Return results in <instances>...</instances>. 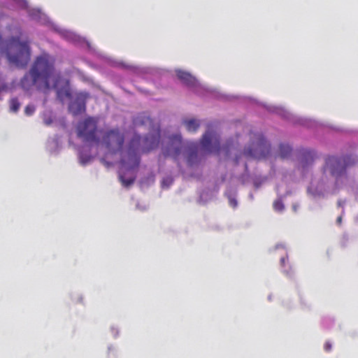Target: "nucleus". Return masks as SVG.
<instances>
[{"label": "nucleus", "instance_id": "cd10ccee", "mask_svg": "<svg viewBox=\"0 0 358 358\" xmlns=\"http://www.w3.org/2000/svg\"><path fill=\"white\" fill-rule=\"evenodd\" d=\"M8 85L5 82V80L0 76V101L3 99L1 93L7 92L9 91Z\"/></svg>", "mask_w": 358, "mask_h": 358}, {"label": "nucleus", "instance_id": "a19ab883", "mask_svg": "<svg viewBox=\"0 0 358 358\" xmlns=\"http://www.w3.org/2000/svg\"><path fill=\"white\" fill-rule=\"evenodd\" d=\"M248 198L250 201H252L254 199V194L252 192H250L248 195Z\"/></svg>", "mask_w": 358, "mask_h": 358}, {"label": "nucleus", "instance_id": "aec40b11", "mask_svg": "<svg viewBox=\"0 0 358 358\" xmlns=\"http://www.w3.org/2000/svg\"><path fill=\"white\" fill-rule=\"evenodd\" d=\"M224 196L227 198L229 204L233 208H236L238 206V202L236 199L237 189L232 187H229L224 192Z\"/></svg>", "mask_w": 358, "mask_h": 358}, {"label": "nucleus", "instance_id": "6e6552de", "mask_svg": "<svg viewBox=\"0 0 358 358\" xmlns=\"http://www.w3.org/2000/svg\"><path fill=\"white\" fill-rule=\"evenodd\" d=\"M248 99L250 103H255L258 106H261L264 108L267 111L271 113L277 114L280 116L283 120L288 121L289 122L293 124L295 126H302L307 129H316L320 127H324L329 128L330 129L341 133H347L348 131L344 130L343 129L336 127L331 125H324L320 124L317 121L308 117H303L297 116L294 114L291 113L288 110H287L283 107L280 106H267L265 103H261L256 99L252 98H244V99Z\"/></svg>", "mask_w": 358, "mask_h": 358}, {"label": "nucleus", "instance_id": "b1692460", "mask_svg": "<svg viewBox=\"0 0 358 358\" xmlns=\"http://www.w3.org/2000/svg\"><path fill=\"white\" fill-rule=\"evenodd\" d=\"M282 200L283 196L278 195V199L273 202V208L276 212L281 213L285 210V205Z\"/></svg>", "mask_w": 358, "mask_h": 358}, {"label": "nucleus", "instance_id": "473e14b6", "mask_svg": "<svg viewBox=\"0 0 358 358\" xmlns=\"http://www.w3.org/2000/svg\"><path fill=\"white\" fill-rule=\"evenodd\" d=\"M240 159H241V155H236V156L234 158V165H236V166L238 165L239 162H240Z\"/></svg>", "mask_w": 358, "mask_h": 358}, {"label": "nucleus", "instance_id": "79ce46f5", "mask_svg": "<svg viewBox=\"0 0 358 358\" xmlns=\"http://www.w3.org/2000/svg\"><path fill=\"white\" fill-rule=\"evenodd\" d=\"M290 194V192L289 191H287L286 194H284V195H282L283 196V199L285 198L288 194Z\"/></svg>", "mask_w": 358, "mask_h": 358}, {"label": "nucleus", "instance_id": "4c0bfd02", "mask_svg": "<svg viewBox=\"0 0 358 358\" xmlns=\"http://www.w3.org/2000/svg\"><path fill=\"white\" fill-rule=\"evenodd\" d=\"M344 204H345V201H344L339 200L338 201V206L339 207H341V208H343ZM343 212H344V210L343 209L342 213H343Z\"/></svg>", "mask_w": 358, "mask_h": 358}, {"label": "nucleus", "instance_id": "6ab92c4d", "mask_svg": "<svg viewBox=\"0 0 358 358\" xmlns=\"http://www.w3.org/2000/svg\"><path fill=\"white\" fill-rule=\"evenodd\" d=\"M41 117L44 124H45L46 126H50L55 122L56 126H59L62 129H65L66 127V124L64 119H60L58 121H55V115L52 110H44L41 115Z\"/></svg>", "mask_w": 358, "mask_h": 358}, {"label": "nucleus", "instance_id": "423d86ee", "mask_svg": "<svg viewBox=\"0 0 358 358\" xmlns=\"http://www.w3.org/2000/svg\"><path fill=\"white\" fill-rule=\"evenodd\" d=\"M176 72L181 83L199 97L222 101H232L241 99L240 96L222 94L216 89L202 85L199 80L189 72L182 70H176Z\"/></svg>", "mask_w": 358, "mask_h": 358}, {"label": "nucleus", "instance_id": "c85d7f7f", "mask_svg": "<svg viewBox=\"0 0 358 358\" xmlns=\"http://www.w3.org/2000/svg\"><path fill=\"white\" fill-rule=\"evenodd\" d=\"M266 180V177L262 178V176H256L253 180V185L255 189H259Z\"/></svg>", "mask_w": 358, "mask_h": 358}, {"label": "nucleus", "instance_id": "58836bf2", "mask_svg": "<svg viewBox=\"0 0 358 358\" xmlns=\"http://www.w3.org/2000/svg\"><path fill=\"white\" fill-rule=\"evenodd\" d=\"M299 204H296V203H294L292 205V209L294 212H296L297 209L299 208Z\"/></svg>", "mask_w": 358, "mask_h": 358}, {"label": "nucleus", "instance_id": "bb28decb", "mask_svg": "<svg viewBox=\"0 0 358 358\" xmlns=\"http://www.w3.org/2000/svg\"><path fill=\"white\" fill-rule=\"evenodd\" d=\"M155 181V177L153 175L150 174L147 176H145L142 178L140 180V183L141 185H145L147 186H149L150 184L153 183Z\"/></svg>", "mask_w": 358, "mask_h": 358}, {"label": "nucleus", "instance_id": "e433bc0d", "mask_svg": "<svg viewBox=\"0 0 358 358\" xmlns=\"http://www.w3.org/2000/svg\"><path fill=\"white\" fill-rule=\"evenodd\" d=\"M244 173L245 174H248V173H249V167H248L247 162L244 163Z\"/></svg>", "mask_w": 358, "mask_h": 358}, {"label": "nucleus", "instance_id": "2eb2a0df", "mask_svg": "<svg viewBox=\"0 0 358 358\" xmlns=\"http://www.w3.org/2000/svg\"><path fill=\"white\" fill-rule=\"evenodd\" d=\"M90 94L87 92H80L76 94L73 100L68 106V110L73 116L82 115L86 111L87 100Z\"/></svg>", "mask_w": 358, "mask_h": 358}, {"label": "nucleus", "instance_id": "5701e85b", "mask_svg": "<svg viewBox=\"0 0 358 358\" xmlns=\"http://www.w3.org/2000/svg\"><path fill=\"white\" fill-rule=\"evenodd\" d=\"M293 151L292 147L288 143H281L279 145L280 157L282 159L289 158Z\"/></svg>", "mask_w": 358, "mask_h": 358}, {"label": "nucleus", "instance_id": "a878e982", "mask_svg": "<svg viewBox=\"0 0 358 358\" xmlns=\"http://www.w3.org/2000/svg\"><path fill=\"white\" fill-rule=\"evenodd\" d=\"M173 178L171 176L163 178L162 180V187L163 188H169L170 186L173 183Z\"/></svg>", "mask_w": 358, "mask_h": 358}, {"label": "nucleus", "instance_id": "f3484780", "mask_svg": "<svg viewBox=\"0 0 358 358\" xmlns=\"http://www.w3.org/2000/svg\"><path fill=\"white\" fill-rule=\"evenodd\" d=\"M99 144L83 141V144L78 148V157L81 165L86 166L92 161L94 157L91 153L92 149Z\"/></svg>", "mask_w": 358, "mask_h": 358}, {"label": "nucleus", "instance_id": "7c9ffc66", "mask_svg": "<svg viewBox=\"0 0 358 358\" xmlns=\"http://www.w3.org/2000/svg\"><path fill=\"white\" fill-rule=\"evenodd\" d=\"M286 261H287V257H282L280 259V264H281V266L284 268L283 269V272L288 276L291 277L292 276V273L291 271H289L285 269V264H286Z\"/></svg>", "mask_w": 358, "mask_h": 358}, {"label": "nucleus", "instance_id": "ddd939ff", "mask_svg": "<svg viewBox=\"0 0 358 358\" xmlns=\"http://www.w3.org/2000/svg\"><path fill=\"white\" fill-rule=\"evenodd\" d=\"M316 158L317 152L313 149L301 148L297 150L296 159L298 162V169L302 174H305L308 171L309 168L313 165Z\"/></svg>", "mask_w": 358, "mask_h": 358}, {"label": "nucleus", "instance_id": "f03ea898", "mask_svg": "<svg viewBox=\"0 0 358 358\" xmlns=\"http://www.w3.org/2000/svg\"><path fill=\"white\" fill-rule=\"evenodd\" d=\"M55 71V64L53 61H50L49 55H39L36 57L29 70L21 78L19 85L24 92L30 91L34 86L38 90L52 89L56 90L58 100L63 101L65 97L71 99L73 95L68 82L61 87H58L59 76L54 78L51 85L50 79L54 77Z\"/></svg>", "mask_w": 358, "mask_h": 358}, {"label": "nucleus", "instance_id": "c03bdc74", "mask_svg": "<svg viewBox=\"0 0 358 358\" xmlns=\"http://www.w3.org/2000/svg\"><path fill=\"white\" fill-rule=\"evenodd\" d=\"M138 209L144 210H145V208H141V206L139 205V208Z\"/></svg>", "mask_w": 358, "mask_h": 358}, {"label": "nucleus", "instance_id": "20e7f679", "mask_svg": "<svg viewBox=\"0 0 358 358\" xmlns=\"http://www.w3.org/2000/svg\"><path fill=\"white\" fill-rule=\"evenodd\" d=\"M220 139L215 130L208 128L198 143L189 142L184 147V156L189 167L198 166L201 157L219 154Z\"/></svg>", "mask_w": 358, "mask_h": 358}, {"label": "nucleus", "instance_id": "2f4dec72", "mask_svg": "<svg viewBox=\"0 0 358 358\" xmlns=\"http://www.w3.org/2000/svg\"><path fill=\"white\" fill-rule=\"evenodd\" d=\"M222 151L226 155H229L230 153V145L229 144H220V152Z\"/></svg>", "mask_w": 358, "mask_h": 358}, {"label": "nucleus", "instance_id": "ea45409f", "mask_svg": "<svg viewBox=\"0 0 358 358\" xmlns=\"http://www.w3.org/2000/svg\"><path fill=\"white\" fill-rule=\"evenodd\" d=\"M341 222H342V215H340L336 219V223L338 224H341Z\"/></svg>", "mask_w": 358, "mask_h": 358}, {"label": "nucleus", "instance_id": "412c9836", "mask_svg": "<svg viewBox=\"0 0 358 358\" xmlns=\"http://www.w3.org/2000/svg\"><path fill=\"white\" fill-rule=\"evenodd\" d=\"M182 124L185 126L187 131L196 133L201 126V122L195 118L185 119L182 120Z\"/></svg>", "mask_w": 358, "mask_h": 358}, {"label": "nucleus", "instance_id": "9d476101", "mask_svg": "<svg viewBox=\"0 0 358 358\" xmlns=\"http://www.w3.org/2000/svg\"><path fill=\"white\" fill-rule=\"evenodd\" d=\"M77 134L83 141L89 143H100V138L97 135L96 121L92 117H88L79 122L77 127Z\"/></svg>", "mask_w": 358, "mask_h": 358}, {"label": "nucleus", "instance_id": "c9c22d12", "mask_svg": "<svg viewBox=\"0 0 358 358\" xmlns=\"http://www.w3.org/2000/svg\"><path fill=\"white\" fill-rule=\"evenodd\" d=\"M331 349V344L329 342H327L324 345V350L326 351H329Z\"/></svg>", "mask_w": 358, "mask_h": 358}, {"label": "nucleus", "instance_id": "0eeeda50", "mask_svg": "<svg viewBox=\"0 0 358 358\" xmlns=\"http://www.w3.org/2000/svg\"><path fill=\"white\" fill-rule=\"evenodd\" d=\"M356 163L357 159L352 154L329 155L324 158L322 173L325 177L332 178L336 184L338 180L347 175L348 169Z\"/></svg>", "mask_w": 358, "mask_h": 358}, {"label": "nucleus", "instance_id": "393cba45", "mask_svg": "<svg viewBox=\"0 0 358 358\" xmlns=\"http://www.w3.org/2000/svg\"><path fill=\"white\" fill-rule=\"evenodd\" d=\"M20 103L17 97H13L10 100V111L17 113L20 107Z\"/></svg>", "mask_w": 358, "mask_h": 358}, {"label": "nucleus", "instance_id": "a211bd4d", "mask_svg": "<svg viewBox=\"0 0 358 358\" xmlns=\"http://www.w3.org/2000/svg\"><path fill=\"white\" fill-rule=\"evenodd\" d=\"M62 135L56 134L53 137H49L46 142V150L53 155H57L62 149V143L61 141Z\"/></svg>", "mask_w": 358, "mask_h": 358}, {"label": "nucleus", "instance_id": "4468645a", "mask_svg": "<svg viewBox=\"0 0 358 358\" xmlns=\"http://www.w3.org/2000/svg\"><path fill=\"white\" fill-rule=\"evenodd\" d=\"M336 183L333 181V179H330L329 177L322 173V177L317 182L312 180L310 185L307 188L308 194L313 195L314 197L324 196L325 193L327 192Z\"/></svg>", "mask_w": 358, "mask_h": 358}, {"label": "nucleus", "instance_id": "de8ad7c7", "mask_svg": "<svg viewBox=\"0 0 358 358\" xmlns=\"http://www.w3.org/2000/svg\"><path fill=\"white\" fill-rule=\"evenodd\" d=\"M268 299V300H271V295H269Z\"/></svg>", "mask_w": 358, "mask_h": 358}, {"label": "nucleus", "instance_id": "4be33fe9", "mask_svg": "<svg viewBox=\"0 0 358 358\" xmlns=\"http://www.w3.org/2000/svg\"><path fill=\"white\" fill-rule=\"evenodd\" d=\"M213 197V191L210 187H205L199 192V202L205 204Z\"/></svg>", "mask_w": 358, "mask_h": 358}, {"label": "nucleus", "instance_id": "39448f33", "mask_svg": "<svg viewBox=\"0 0 358 358\" xmlns=\"http://www.w3.org/2000/svg\"><path fill=\"white\" fill-rule=\"evenodd\" d=\"M141 137L138 134H134L127 143L126 152H121L118 175L123 186L128 187L133 185L136 180V176L127 177L129 173L136 171L141 164V155L139 149Z\"/></svg>", "mask_w": 358, "mask_h": 358}, {"label": "nucleus", "instance_id": "c756f323", "mask_svg": "<svg viewBox=\"0 0 358 358\" xmlns=\"http://www.w3.org/2000/svg\"><path fill=\"white\" fill-rule=\"evenodd\" d=\"M36 111V106L33 103L28 104L24 108V113L27 116H31Z\"/></svg>", "mask_w": 358, "mask_h": 358}, {"label": "nucleus", "instance_id": "dca6fc26", "mask_svg": "<svg viewBox=\"0 0 358 358\" xmlns=\"http://www.w3.org/2000/svg\"><path fill=\"white\" fill-rule=\"evenodd\" d=\"M161 139L160 130L148 133L143 138L142 152L149 153L157 149L159 145Z\"/></svg>", "mask_w": 358, "mask_h": 358}, {"label": "nucleus", "instance_id": "09e8293b", "mask_svg": "<svg viewBox=\"0 0 358 358\" xmlns=\"http://www.w3.org/2000/svg\"><path fill=\"white\" fill-rule=\"evenodd\" d=\"M357 221H358V217H357Z\"/></svg>", "mask_w": 358, "mask_h": 358}, {"label": "nucleus", "instance_id": "1a4fd4ad", "mask_svg": "<svg viewBox=\"0 0 358 358\" xmlns=\"http://www.w3.org/2000/svg\"><path fill=\"white\" fill-rule=\"evenodd\" d=\"M243 154L258 160L266 159L271 154V143L264 134H258L251 145L244 149Z\"/></svg>", "mask_w": 358, "mask_h": 358}, {"label": "nucleus", "instance_id": "49530a36", "mask_svg": "<svg viewBox=\"0 0 358 358\" xmlns=\"http://www.w3.org/2000/svg\"><path fill=\"white\" fill-rule=\"evenodd\" d=\"M136 208H139V203H136Z\"/></svg>", "mask_w": 358, "mask_h": 358}, {"label": "nucleus", "instance_id": "72a5a7b5", "mask_svg": "<svg viewBox=\"0 0 358 358\" xmlns=\"http://www.w3.org/2000/svg\"><path fill=\"white\" fill-rule=\"evenodd\" d=\"M323 322H324V325H326V324H327V328H329V327L328 324H333V320L331 318L328 317V318H325Z\"/></svg>", "mask_w": 358, "mask_h": 358}, {"label": "nucleus", "instance_id": "9b49d317", "mask_svg": "<svg viewBox=\"0 0 358 358\" xmlns=\"http://www.w3.org/2000/svg\"><path fill=\"white\" fill-rule=\"evenodd\" d=\"M103 143L112 153L121 152L123 150L124 136L118 129H110L103 135Z\"/></svg>", "mask_w": 358, "mask_h": 358}, {"label": "nucleus", "instance_id": "37998d69", "mask_svg": "<svg viewBox=\"0 0 358 358\" xmlns=\"http://www.w3.org/2000/svg\"><path fill=\"white\" fill-rule=\"evenodd\" d=\"M117 335H118V331L117 330V331H115V334H114V336H115V337H117Z\"/></svg>", "mask_w": 358, "mask_h": 358}, {"label": "nucleus", "instance_id": "a18cd8bd", "mask_svg": "<svg viewBox=\"0 0 358 358\" xmlns=\"http://www.w3.org/2000/svg\"><path fill=\"white\" fill-rule=\"evenodd\" d=\"M275 246L279 247V246H283V245H282V244H280V243H278V244H276Z\"/></svg>", "mask_w": 358, "mask_h": 358}, {"label": "nucleus", "instance_id": "7ed1b4c3", "mask_svg": "<svg viewBox=\"0 0 358 358\" xmlns=\"http://www.w3.org/2000/svg\"><path fill=\"white\" fill-rule=\"evenodd\" d=\"M10 31L13 35L2 41L1 52L5 55L9 65L24 69L31 60V48L29 41L21 38L23 29L20 25L11 26Z\"/></svg>", "mask_w": 358, "mask_h": 358}, {"label": "nucleus", "instance_id": "f704fd0d", "mask_svg": "<svg viewBox=\"0 0 358 358\" xmlns=\"http://www.w3.org/2000/svg\"><path fill=\"white\" fill-rule=\"evenodd\" d=\"M101 162L102 164H103L107 167H110L112 166V163L106 160L104 158H101Z\"/></svg>", "mask_w": 358, "mask_h": 358}, {"label": "nucleus", "instance_id": "f8f14e48", "mask_svg": "<svg viewBox=\"0 0 358 358\" xmlns=\"http://www.w3.org/2000/svg\"><path fill=\"white\" fill-rule=\"evenodd\" d=\"M166 145L163 148L164 157H172L177 159L184 151L182 136L180 133H173L168 136Z\"/></svg>", "mask_w": 358, "mask_h": 358}, {"label": "nucleus", "instance_id": "f257e3e1", "mask_svg": "<svg viewBox=\"0 0 358 358\" xmlns=\"http://www.w3.org/2000/svg\"><path fill=\"white\" fill-rule=\"evenodd\" d=\"M21 9L27 10L29 18L42 25H45L59 34L65 40L72 42L77 46L86 48L87 51L102 58L113 67H118L123 69L130 70L134 73L142 75L145 80H150L157 87H164V70L155 67H139L124 64L123 62H118L104 57L98 53L91 45L90 43L85 38L76 33L59 28L50 17L43 13L40 8L29 9V4L27 0H13Z\"/></svg>", "mask_w": 358, "mask_h": 358}]
</instances>
